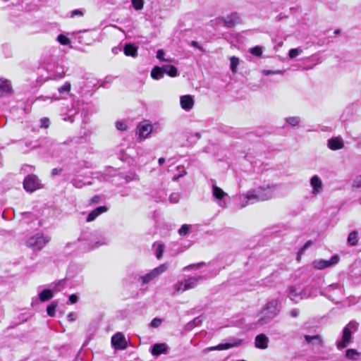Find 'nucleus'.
<instances>
[{"label":"nucleus","mask_w":361,"mask_h":361,"mask_svg":"<svg viewBox=\"0 0 361 361\" xmlns=\"http://www.w3.org/2000/svg\"><path fill=\"white\" fill-rule=\"evenodd\" d=\"M277 188L276 185L264 184L262 186L249 190L245 195L246 202L241 205V208L249 204L271 199Z\"/></svg>","instance_id":"f257e3e1"},{"label":"nucleus","mask_w":361,"mask_h":361,"mask_svg":"<svg viewBox=\"0 0 361 361\" xmlns=\"http://www.w3.org/2000/svg\"><path fill=\"white\" fill-rule=\"evenodd\" d=\"M279 302L277 300H272L268 302L263 307L258 324L263 326L269 324L279 313Z\"/></svg>","instance_id":"f03ea898"},{"label":"nucleus","mask_w":361,"mask_h":361,"mask_svg":"<svg viewBox=\"0 0 361 361\" xmlns=\"http://www.w3.org/2000/svg\"><path fill=\"white\" fill-rule=\"evenodd\" d=\"M358 324L355 322H350L343 329L342 338L337 341L336 346L338 349L346 348L351 342L352 334L357 330Z\"/></svg>","instance_id":"7ed1b4c3"},{"label":"nucleus","mask_w":361,"mask_h":361,"mask_svg":"<svg viewBox=\"0 0 361 361\" xmlns=\"http://www.w3.org/2000/svg\"><path fill=\"white\" fill-rule=\"evenodd\" d=\"M50 240V237L42 233H37L27 239L26 245L33 250H41Z\"/></svg>","instance_id":"20e7f679"},{"label":"nucleus","mask_w":361,"mask_h":361,"mask_svg":"<svg viewBox=\"0 0 361 361\" xmlns=\"http://www.w3.org/2000/svg\"><path fill=\"white\" fill-rule=\"evenodd\" d=\"M23 188L27 192H32L42 188V185L36 175L30 174L24 179Z\"/></svg>","instance_id":"39448f33"},{"label":"nucleus","mask_w":361,"mask_h":361,"mask_svg":"<svg viewBox=\"0 0 361 361\" xmlns=\"http://www.w3.org/2000/svg\"><path fill=\"white\" fill-rule=\"evenodd\" d=\"M212 196L219 207L223 208L227 207L229 199L228 194L215 184L212 185Z\"/></svg>","instance_id":"423d86ee"},{"label":"nucleus","mask_w":361,"mask_h":361,"mask_svg":"<svg viewBox=\"0 0 361 361\" xmlns=\"http://www.w3.org/2000/svg\"><path fill=\"white\" fill-rule=\"evenodd\" d=\"M288 297L295 302L307 299L305 289L299 286H290L287 289Z\"/></svg>","instance_id":"0eeeda50"},{"label":"nucleus","mask_w":361,"mask_h":361,"mask_svg":"<svg viewBox=\"0 0 361 361\" xmlns=\"http://www.w3.org/2000/svg\"><path fill=\"white\" fill-rule=\"evenodd\" d=\"M168 269V264L164 263L155 269H152L150 272L146 274L144 276L140 277V279L142 281V284H147L149 281H152L155 278L158 277L162 273L166 271Z\"/></svg>","instance_id":"6e6552de"},{"label":"nucleus","mask_w":361,"mask_h":361,"mask_svg":"<svg viewBox=\"0 0 361 361\" xmlns=\"http://www.w3.org/2000/svg\"><path fill=\"white\" fill-rule=\"evenodd\" d=\"M229 343H220L217 345L212 346L204 349V352L213 351V350H224L229 348L237 347L241 345L243 340L239 338H230Z\"/></svg>","instance_id":"1a4fd4ad"},{"label":"nucleus","mask_w":361,"mask_h":361,"mask_svg":"<svg viewBox=\"0 0 361 361\" xmlns=\"http://www.w3.org/2000/svg\"><path fill=\"white\" fill-rule=\"evenodd\" d=\"M310 185L312 188V194L314 196L320 194L323 191L324 185L322 179L317 175H314L310 180Z\"/></svg>","instance_id":"9d476101"},{"label":"nucleus","mask_w":361,"mask_h":361,"mask_svg":"<svg viewBox=\"0 0 361 361\" xmlns=\"http://www.w3.org/2000/svg\"><path fill=\"white\" fill-rule=\"evenodd\" d=\"M339 261L337 255L333 256L329 260L320 259L314 262V267L317 269H323L332 265L336 264Z\"/></svg>","instance_id":"9b49d317"},{"label":"nucleus","mask_w":361,"mask_h":361,"mask_svg":"<svg viewBox=\"0 0 361 361\" xmlns=\"http://www.w3.org/2000/svg\"><path fill=\"white\" fill-rule=\"evenodd\" d=\"M111 343L116 349L123 350L126 348V339L121 333H117L112 336Z\"/></svg>","instance_id":"f8f14e48"},{"label":"nucleus","mask_w":361,"mask_h":361,"mask_svg":"<svg viewBox=\"0 0 361 361\" xmlns=\"http://www.w3.org/2000/svg\"><path fill=\"white\" fill-rule=\"evenodd\" d=\"M305 341L311 345L313 348H318L323 345V339L319 335H305Z\"/></svg>","instance_id":"ddd939ff"},{"label":"nucleus","mask_w":361,"mask_h":361,"mask_svg":"<svg viewBox=\"0 0 361 361\" xmlns=\"http://www.w3.org/2000/svg\"><path fill=\"white\" fill-rule=\"evenodd\" d=\"M219 21L222 22L227 27H233L239 23V17L236 13H233L226 18L219 19Z\"/></svg>","instance_id":"4468645a"},{"label":"nucleus","mask_w":361,"mask_h":361,"mask_svg":"<svg viewBox=\"0 0 361 361\" xmlns=\"http://www.w3.org/2000/svg\"><path fill=\"white\" fill-rule=\"evenodd\" d=\"M181 108L185 111H190L194 106V99L191 95H183L180 98Z\"/></svg>","instance_id":"2eb2a0df"},{"label":"nucleus","mask_w":361,"mask_h":361,"mask_svg":"<svg viewBox=\"0 0 361 361\" xmlns=\"http://www.w3.org/2000/svg\"><path fill=\"white\" fill-rule=\"evenodd\" d=\"M269 338L264 334H260L255 337V347L259 349H266L268 348Z\"/></svg>","instance_id":"dca6fc26"},{"label":"nucleus","mask_w":361,"mask_h":361,"mask_svg":"<svg viewBox=\"0 0 361 361\" xmlns=\"http://www.w3.org/2000/svg\"><path fill=\"white\" fill-rule=\"evenodd\" d=\"M109 208L106 206H100L92 210L87 216V222L94 221L100 214L106 212Z\"/></svg>","instance_id":"f3484780"},{"label":"nucleus","mask_w":361,"mask_h":361,"mask_svg":"<svg viewBox=\"0 0 361 361\" xmlns=\"http://www.w3.org/2000/svg\"><path fill=\"white\" fill-rule=\"evenodd\" d=\"M328 147L332 150L341 149L344 147V143L341 137H336L328 140Z\"/></svg>","instance_id":"a211bd4d"},{"label":"nucleus","mask_w":361,"mask_h":361,"mask_svg":"<svg viewBox=\"0 0 361 361\" xmlns=\"http://www.w3.org/2000/svg\"><path fill=\"white\" fill-rule=\"evenodd\" d=\"M167 345L165 343H155L152 345L151 353L154 356L167 353Z\"/></svg>","instance_id":"6ab92c4d"},{"label":"nucleus","mask_w":361,"mask_h":361,"mask_svg":"<svg viewBox=\"0 0 361 361\" xmlns=\"http://www.w3.org/2000/svg\"><path fill=\"white\" fill-rule=\"evenodd\" d=\"M11 92V84L8 80L0 79V97L9 94Z\"/></svg>","instance_id":"aec40b11"},{"label":"nucleus","mask_w":361,"mask_h":361,"mask_svg":"<svg viewBox=\"0 0 361 361\" xmlns=\"http://www.w3.org/2000/svg\"><path fill=\"white\" fill-rule=\"evenodd\" d=\"M123 52L126 56L135 58L137 56V47L133 44H126L123 47Z\"/></svg>","instance_id":"412c9836"},{"label":"nucleus","mask_w":361,"mask_h":361,"mask_svg":"<svg viewBox=\"0 0 361 361\" xmlns=\"http://www.w3.org/2000/svg\"><path fill=\"white\" fill-rule=\"evenodd\" d=\"M305 295H307V299L310 298H314L317 296L318 294L325 295L328 298H330L329 296H327L326 294H324L322 291H321L317 286H312L310 288H305Z\"/></svg>","instance_id":"4be33fe9"},{"label":"nucleus","mask_w":361,"mask_h":361,"mask_svg":"<svg viewBox=\"0 0 361 361\" xmlns=\"http://www.w3.org/2000/svg\"><path fill=\"white\" fill-rule=\"evenodd\" d=\"M203 279V276H192L188 278L185 281V286L187 290L195 288L197 286L198 281Z\"/></svg>","instance_id":"5701e85b"},{"label":"nucleus","mask_w":361,"mask_h":361,"mask_svg":"<svg viewBox=\"0 0 361 361\" xmlns=\"http://www.w3.org/2000/svg\"><path fill=\"white\" fill-rule=\"evenodd\" d=\"M152 126L149 124L139 125L137 127L139 135L143 138H146L152 131Z\"/></svg>","instance_id":"b1692460"},{"label":"nucleus","mask_w":361,"mask_h":361,"mask_svg":"<svg viewBox=\"0 0 361 361\" xmlns=\"http://www.w3.org/2000/svg\"><path fill=\"white\" fill-rule=\"evenodd\" d=\"M164 75V72L163 69V66H155L152 68L151 71V76L154 80H159L162 78Z\"/></svg>","instance_id":"393cba45"},{"label":"nucleus","mask_w":361,"mask_h":361,"mask_svg":"<svg viewBox=\"0 0 361 361\" xmlns=\"http://www.w3.org/2000/svg\"><path fill=\"white\" fill-rule=\"evenodd\" d=\"M54 296L52 290L44 289L39 294V299L41 302H46L51 299Z\"/></svg>","instance_id":"a878e982"},{"label":"nucleus","mask_w":361,"mask_h":361,"mask_svg":"<svg viewBox=\"0 0 361 361\" xmlns=\"http://www.w3.org/2000/svg\"><path fill=\"white\" fill-rule=\"evenodd\" d=\"M163 69L164 74H167L171 77H176L178 75L177 68L172 65H164Z\"/></svg>","instance_id":"bb28decb"},{"label":"nucleus","mask_w":361,"mask_h":361,"mask_svg":"<svg viewBox=\"0 0 361 361\" xmlns=\"http://www.w3.org/2000/svg\"><path fill=\"white\" fill-rule=\"evenodd\" d=\"M358 233L355 231L350 232L348 237V243L349 245L354 246L357 244L358 242Z\"/></svg>","instance_id":"cd10ccee"},{"label":"nucleus","mask_w":361,"mask_h":361,"mask_svg":"<svg viewBox=\"0 0 361 361\" xmlns=\"http://www.w3.org/2000/svg\"><path fill=\"white\" fill-rule=\"evenodd\" d=\"M109 240L108 238L104 236H101L97 240L94 241L91 247V249H95L101 245H107Z\"/></svg>","instance_id":"c85d7f7f"},{"label":"nucleus","mask_w":361,"mask_h":361,"mask_svg":"<svg viewBox=\"0 0 361 361\" xmlns=\"http://www.w3.org/2000/svg\"><path fill=\"white\" fill-rule=\"evenodd\" d=\"M71 183L76 188H82L85 185H92V182H87L85 183L82 180L79 179L78 178H73L71 180Z\"/></svg>","instance_id":"c756f323"},{"label":"nucleus","mask_w":361,"mask_h":361,"mask_svg":"<svg viewBox=\"0 0 361 361\" xmlns=\"http://www.w3.org/2000/svg\"><path fill=\"white\" fill-rule=\"evenodd\" d=\"M360 353L355 349H348L346 350L345 356L351 360H357Z\"/></svg>","instance_id":"7c9ffc66"},{"label":"nucleus","mask_w":361,"mask_h":361,"mask_svg":"<svg viewBox=\"0 0 361 361\" xmlns=\"http://www.w3.org/2000/svg\"><path fill=\"white\" fill-rule=\"evenodd\" d=\"M286 122L293 126V127H295L298 125H299L300 122V118L299 116H290V117H288L286 118Z\"/></svg>","instance_id":"2f4dec72"},{"label":"nucleus","mask_w":361,"mask_h":361,"mask_svg":"<svg viewBox=\"0 0 361 361\" xmlns=\"http://www.w3.org/2000/svg\"><path fill=\"white\" fill-rule=\"evenodd\" d=\"M57 307L56 302H51L47 307V314L50 317H54L55 315V310Z\"/></svg>","instance_id":"473e14b6"},{"label":"nucleus","mask_w":361,"mask_h":361,"mask_svg":"<svg viewBox=\"0 0 361 361\" xmlns=\"http://www.w3.org/2000/svg\"><path fill=\"white\" fill-rule=\"evenodd\" d=\"M231 61V70L233 73H235L237 71V66L239 63V59L238 57L232 56L230 59Z\"/></svg>","instance_id":"72a5a7b5"},{"label":"nucleus","mask_w":361,"mask_h":361,"mask_svg":"<svg viewBox=\"0 0 361 361\" xmlns=\"http://www.w3.org/2000/svg\"><path fill=\"white\" fill-rule=\"evenodd\" d=\"M191 228V226L188 224H183L178 230V233L181 236L186 235Z\"/></svg>","instance_id":"f704fd0d"},{"label":"nucleus","mask_w":361,"mask_h":361,"mask_svg":"<svg viewBox=\"0 0 361 361\" xmlns=\"http://www.w3.org/2000/svg\"><path fill=\"white\" fill-rule=\"evenodd\" d=\"M302 52V49L301 48L291 49L289 50L288 56L290 59H294L299 56Z\"/></svg>","instance_id":"c9c22d12"},{"label":"nucleus","mask_w":361,"mask_h":361,"mask_svg":"<svg viewBox=\"0 0 361 361\" xmlns=\"http://www.w3.org/2000/svg\"><path fill=\"white\" fill-rule=\"evenodd\" d=\"M71 83L69 82H65V84L58 88V91L60 94L68 93L71 90Z\"/></svg>","instance_id":"e433bc0d"},{"label":"nucleus","mask_w":361,"mask_h":361,"mask_svg":"<svg viewBox=\"0 0 361 361\" xmlns=\"http://www.w3.org/2000/svg\"><path fill=\"white\" fill-rule=\"evenodd\" d=\"M201 137V135L200 133H191L189 136H188L187 140L190 143H195Z\"/></svg>","instance_id":"4c0bfd02"},{"label":"nucleus","mask_w":361,"mask_h":361,"mask_svg":"<svg viewBox=\"0 0 361 361\" xmlns=\"http://www.w3.org/2000/svg\"><path fill=\"white\" fill-rule=\"evenodd\" d=\"M174 289L177 292H183L187 290L185 281H178L174 285Z\"/></svg>","instance_id":"58836bf2"},{"label":"nucleus","mask_w":361,"mask_h":361,"mask_svg":"<svg viewBox=\"0 0 361 361\" xmlns=\"http://www.w3.org/2000/svg\"><path fill=\"white\" fill-rule=\"evenodd\" d=\"M132 5L133 8L137 10L140 11L143 8L144 6V1L143 0H131Z\"/></svg>","instance_id":"ea45409f"},{"label":"nucleus","mask_w":361,"mask_h":361,"mask_svg":"<svg viewBox=\"0 0 361 361\" xmlns=\"http://www.w3.org/2000/svg\"><path fill=\"white\" fill-rule=\"evenodd\" d=\"M202 320L200 319V317H196L192 321L190 322L188 324L187 327H188V329H191L193 327L198 326L202 322Z\"/></svg>","instance_id":"a19ab883"},{"label":"nucleus","mask_w":361,"mask_h":361,"mask_svg":"<svg viewBox=\"0 0 361 361\" xmlns=\"http://www.w3.org/2000/svg\"><path fill=\"white\" fill-rule=\"evenodd\" d=\"M58 42L63 45H68L71 43V40L63 35H59L57 37Z\"/></svg>","instance_id":"79ce46f5"},{"label":"nucleus","mask_w":361,"mask_h":361,"mask_svg":"<svg viewBox=\"0 0 361 361\" xmlns=\"http://www.w3.org/2000/svg\"><path fill=\"white\" fill-rule=\"evenodd\" d=\"M250 51L252 55L258 57L262 54V47L259 46L251 48Z\"/></svg>","instance_id":"37998d69"},{"label":"nucleus","mask_w":361,"mask_h":361,"mask_svg":"<svg viewBox=\"0 0 361 361\" xmlns=\"http://www.w3.org/2000/svg\"><path fill=\"white\" fill-rule=\"evenodd\" d=\"M169 200L172 204L178 203L180 200V194L178 192H173L170 195Z\"/></svg>","instance_id":"c03bdc74"},{"label":"nucleus","mask_w":361,"mask_h":361,"mask_svg":"<svg viewBox=\"0 0 361 361\" xmlns=\"http://www.w3.org/2000/svg\"><path fill=\"white\" fill-rule=\"evenodd\" d=\"M204 264H205L204 262H199V263H197V264H190L188 266L185 267L183 270L186 271V270H188V269H200V268H201Z\"/></svg>","instance_id":"a18cd8bd"},{"label":"nucleus","mask_w":361,"mask_h":361,"mask_svg":"<svg viewBox=\"0 0 361 361\" xmlns=\"http://www.w3.org/2000/svg\"><path fill=\"white\" fill-rule=\"evenodd\" d=\"M353 188H361V175L357 176L353 180Z\"/></svg>","instance_id":"49530a36"},{"label":"nucleus","mask_w":361,"mask_h":361,"mask_svg":"<svg viewBox=\"0 0 361 361\" xmlns=\"http://www.w3.org/2000/svg\"><path fill=\"white\" fill-rule=\"evenodd\" d=\"M40 128H47L49 126L50 121L48 118H42L39 121Z\"/></svg>","instance_id":"de8ad7c7"},{"label":"nucleus","mask_w":361,"mask_h":361,"mask_svg":"<svg viewBox=\"0 0 361 361\" xmlns=\"http://www.w3.org/2000/svg\"><path fill=\"white\" fill-rule=\"evenodd\" d=\"M163 252H164V245L161 244H159L156 249V257L158 259H160L163 255Z\"/></svg>","instance_id":"09e8293b"},{"label":"nucleus","mask_w":361,"mask_h":361,"mask_svg":"<svg viewBox=\"0 0 361 361\" xmlns=\"http://www.w3.org/2000/svg\"><path fill=\"white\" fill-rule=\"evenodd\" d=\"M161 324V320L159 318H154L150 323V326L153 328H157Z\"/></svg>","instance_id":"8fccbe9b"},{"label":"nucleus","mask_w":361,"mask_h":361,"mask_svg":"<svg viewBox=\"0 0 361 361\" xmlns=\"http://www.w3.org/2000/svg\"><path fill=\"white\" fill-rule=\"evenodd\" d=\"M116 127L119 130H125L127 128L126 124L123 121H117L116 123Z\"/></svg>","instance_id":"3c124183"},{"label":"nucleus","mask_w":361,"mask_h":361,"mask_svg":"<svg viewBox=\"0 0 361 361\" xmlns=\"http://www.w3.org/2000/svg\"><path fill=\"white\" fill-rule=\"evenodd\" d=\"M165 53L162 49H159L157 52V58L161 61H170L169 59H165L164 58Z\"/></svg>","instance_id":"603ef678"},{"label":"nucleus","mask_w":361,"mask_h":361,"mask_svg":"<svg viewBox=\"0 0 361 361\" xmlns=\"http://www.w3.org/2000/svg\"><path fill=\"white\" fill-rule=\"evenodd\" d=\"M262 73L264 75H271V74H282L283 73V71H270V70H263L262 71Z\"/></svg>","instance_id":"864d4df0"},{"label":"nucleus","mask_w":361,"mask_h":361,"mask_svg":"<svg viewBox=\"0 0 361 361\" xmlns=\"http://www.w3.org/2000/svg\"><path fill=\"white\" fill-rule=\"evenodd\" d=\"M101 202V197L98 195H94L90 200V204H97Z\"/></svg>","instance_id":"5fc2aeb1"},{"label":"nucleus","mask_w":361,"mask_h":361,"mask_svg":"<svg viewBox=\"0 0 361 361\" xmlns=\"http://www.w3.org/2000/svg\"><path fill=\"white\" fill-rule=\"evenodd\" d=\"M84 15V13L82 10L80 9H75L71 12V17H75V16H82Z\"/></svg>","instance_id":"6e6d98bb"},{"label":"nucleus","mask_w":361,"mask_h":361,"mask_svg":"<svg viewBox=\"0 0 361 361\" xmlns=\"http://www.w3.org/2000/svg\"><path fill=\"white\" fill-rule=\"evenodd\" d=\"M78 298L77 295L72 294L69 296L68 301L70 302L71 304H74L78 301Z\"/></svg>","instance_id":"4d7b16f0"},{"label":"nucleus","mask_w":361,"mask_h":361,"mask_svg":"<svg viewBox=\"0 0 361 361\" xmlns=\"http://www.w3.org/2000/svg\"><path fill=\"white\" fill-rule=\"evenodd\" d=\"M312 244V241L311 240H308L304 245L303 247L299 251V254H302L303 253L305 250Z\"/></svg>","instance_id":"13d9d810"},{"label":"nucleus","mask_w":361,"mask_h":361,"mask_svg":"<svg viewBox=\"0 0 361 361\" xmlns=\"http://www.w3.org/2000/svg\"><path fill=\"white\" fill-rule=\"evenodd\" d=\"M67 319L69 322H74L76 319V314L74 312H70L67 316Z\"/></svg>","instance_id":"bf43d9fd"},{"label":"nucleus","mask_w":361,"mask_h":361,"mask_svg":"<svg viewBox=\"0 0 361 361\" xmlns=\"http://www.w3.org/2000/svg\"><path fill=\"white\" fill-rule=\"evenodd\" d=\"M290 314L292 317H297L300 314V310L298 309H293L290 311Z\"/></svg>","instance_id":"052dcab7"},{"label":"nucleus","mask_w":361,"mask_h":361,"mask_svg":"<svg viewBox=\"0 0 361 361\" xmlns=\"http://www.w3.org/2000/svg\"><path fill=\"white\" fill-rule=\"evenodd\" d=\"M61 171H62V169H61L55 168L51 170V176H54L59 174L61 172Z\"/></svg>","instance_id":"680f3d73"},{"label":"nucleus","mask_w":361,"mask_h":361,"mask_svg":"<svg viewBox=\"0 0 361 361\" xmlns=\"http://www.w3.org/2000/svg\"><path fill=\"white\" fill-rule=\"evenodd\" d=\"M190 45L193 47H196L197 49H201L200 47L199 46L198 44V42H196V41H192L191 43H190Z\"/></svg>","instance_id":"e2e57ef3"},{"label":"nucleus","mask_w":361,"mask_h":361,"mask_svg":"<svg viewBox=\"0 0 361 361\" xmlns=\"http://www.w3.org/2000/svg\"><path fill=\"white\" fill-rule=\"evenodd\" d=\"M338 287V285L337 283H333L331 286H329L326 290L330 291L332 288H337Z\"/></svg>","instance_id":"0e129e2a"},{"label":"nucleus","mask_w":361,"mask_h":361,"mask_svg":"<svg viewBox=\"0 0 361 361\" xmlns=\"http://www.w3.org/2000/svg\"><path fill=\"white\" fill-rule=\"evenodd\" d=\"M158 161H159V164L160 165H161V164H163L165 162V159H164V158H162V157H161V158H159Z\"/></svg>","instance_id":"69168bd1"},{"label":"nucleus","mask_w":361,"mask_h":361,"mask_svg":"<svg viewBox=\"0 0 361 361\" xmlns=\"http://www.w3.org/2000/svg\"><path fill=\"white\" fill-rule=\"evenodd\" d=\"M63 119L65 121H69L71 123L73 121V120L72 119V118L71 116L65 117Z\"/></svg>","instance_id":"338daca9"},{"label":"nucleus","mask_w":361,"mask_h":361,"mask_svg":"<svg viewBox=\"0 0 361 361\" xmlns=\"http://www.w3.org/2000/svg\"><path fill=\"white\" fill-rule=\"evenodd\" d=\"M61 283H62V281H59L58 282V284H57V285H56V286H55V288H54V289H55V290H56V291L59 290V289L57 288V286L60 285Z\"/></svg>","instance_id":"774afa93"}]
</instances>
